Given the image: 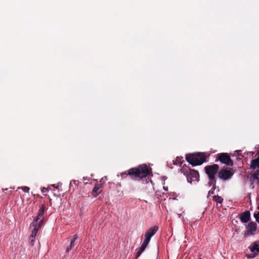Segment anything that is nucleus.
<instances>
[{
	"label": "nucleus",
	"instance_id": "nucleus-1",
	"mask_svg": "<svg viewBox=\"0 0 259 259\" xmlns=\"http://www.w3.org/2000/svg\"><path fill=\"white\" fill-rule=\"evenodd\" d=\"M151 172V169L146 164L140 165L138 167L130 168L127 171L121 174L122 178L128 175L131 179L134 180L140 181L143 178H146Z\"/></svg>",
	"mask_w": 259,
	"mask_h": 259
},
{
	"label": "nucleus",
	"instance_id": "nucleus-2",
	"mask_svg": "<svg viewBox=\"0 0 259 259\" xmlns=\"http://www.w3.org/2000/svg\"><path fill=\"white\" fill-rule=\"evenodd\" d=\"M186 160L193 166L200 165L206 161V155L202 152L189 153L186 155Z\"/></svg>",
	"mask_w": 259,
	"mask_h": 259
},
{
	"label": "nucleus",
	"instance_id": "nucleus-3",
	"mask_svg": "<svg viewBox=\"0 0 259 259\" xmlns=\"http://www.w3.org/2000/svg\"><path fill=\"white\" fill-rule=\"evenodd\" d=\"M181 171L186 177L188 182L191 184L192 181L198 182L199 181V174L197 170L184 165L182 166Z\"/></svg>",
	"mask_w": 259,
	"mask_h": 259
},
{
	"label": "nucleus",
	"instance_id": "nucleus-4",
	"mask_svg": "<svg viewBox=\"0 0 259 259\" xmlns=\"http://www.w3.org/2000/svg\"><path fill=\"white\" fill-rule=\"evenodd\" d=\"M219 169L220 166L217 164L207 165L204 167L205 173L208 178H216V175L219 172Z\"/></svg>",
	"mask_w": 259,
	"mask_h": 259
},
{
	"label": "nucleus",
	"instance_id": "nucleus-5",
	"mask_svg": "<svg viewBox=\"0 0 259 259\" xmlns=\"http://www.w3.org/2000/svg\"><path fill=\"white\" fill-rule=\"evenodd\" d=\"M220 161L221 163L225 164L228 166H233V162L230 158V156L227 153H221L217 155L215 162Z\"/></svg>",
	"mask_w": 259,
	"mask_h": 259
},
{
	"label": "nucleus",
	"instance_id": "nucleus-6",
	"mask_svg": "<svg viewBox=\"0 0 259 259\" xmlns=\"http://www.w3.org/2000/svg\"><path fill=\"white\" fill-rule=\"evenodd\" d=\"M233 175V172L230 170L228 169H221L218 172V176L219 178L222 180L226 181L228 179L231 178Z\"/></svg>",
	"mask_w": 259,
	"mask_h": 259
},
{
	"label": "nucleus",
	"instance_id": "nucleus-7",
	"mask_svg": "<svg viewBox=\"0 0 259 259\" xmlns=\"http://www.w3.org/2000/svg\"><path fill=\"white\" fill-rule=\"evenodd\" d=\"M246 231L245 232L244 236H248L250 235H254L257 229V225L254 222H250L248 223Z\"/></svg>",
	"mask_w": 259,
	"mask_h": 259
},
{
	"label": "nucleus",
	"instance_id": "nucleus-8",
	"mask_svg": "<svg viewBox=\"0 0 259 259\" xmlns=\"http://www.w3.org/2000/svg\"><path fill=\"white\" fill-rule=\"evenodd\" d=\"M158 227L156 226L149 228L145 234V240L150 242L151 237L158 231Z\"/></svg>",
	"mask_w": 259,
	"mask_h": 259
},
{
	"label": "nucleus",
	"instance_id": "nucleus-9",
	"mask_svg": "<svg viewBox=\"0 0 259 259\" xmlns=\"http://www.w3.org/2000/svg\"><path fill=\"white\" fill-rule=\"evenodd\" d=\"M46 208V206L45 204H42L41 205L39 209L38 210L37 216L34 219L33 221V224L36 223V221H38L40 219V217L44 215Z\"/></svg>",
	"mask_w": 259,
	"mask_h": 259
},
{
	"label": "nucleus",
	"instance_id": "nucleus-10",
	"mask_svg": "<svg viewBox=\"0 0 259 259\" xmlns=\"http://www.w3.org/2000/svg\"><path fill=\"white\" fill-rule=\"evenodd\" d=\"M250 219V213L249 211L246 210L242 213L240 215V219L242 223L248 222Z\"/></svg>",
	"mask_w": 259,
	"mask_h": 259
},
{
	"label": "nucleus",
	"instance_id": "nucleus-11",
	"mask_svg": "<svg viewBox=\"0 0 259 259\" xmlns=\"http://www.w3.org/2000/svg\"><path fill=\"white\" fill-rule=\"evenodd\" d=\"M149 243V241H147L144 239L141 246L139 248V250H138V251L136 253V259L140 256L141 253L146 249V248L148 246Z\"/></svg>",
	"mask_w": 259,
	"mask_h": 259
},
{
	"label": "nucleus",
	"instance_id": "nucleus-12",
	"mask_svg": "<svg viewBox=\"0 0 259 259\" xmlns=\"http://www.w3.org/2000/svg\"><path fill=\"white\" fill-rule=\"evenodd\" d=\"M149 243V241H147L144 239L141 246L139 248V250H138V251L136 253V259L140 256L141 253L146 249V248L148 246Z\"/></svg>",
	"mask_w": 259,
	"mask_h": 259
},
{
	"label": "nucleus",
	"instance_id": "nucleus-13",
	"mask_svg": "<svg viewBox=\"0 0 259 259\" xmlns=\"http://www.w3.org/2000/svg\"><path fill=\"white\" fill-rule=\"evenodd\" d=\"M249 248L255 255H257L259 253V241L253 242Z\"/></svg>",
	"mask_w": 259,
	"mask_h": 259
},
{
	"label": "nucleus",
	"instance_id": "nucleus-14",
	"mask_svg": "<svg viewBox=\"0 0 259 259\" xmlns=\"http://www.w3.org/2000/svg\"><path fill=\"white\" fill-rule=\"evenodd\" d=\"M102 187V185L101 184H96L94 188L92 190V195L94 197H97L101 192V190L100 189Z\"/></svg>",
	"mask_w": 259,
	"mask_h": 259
},
{
	"label": "nucleus",
	"instance_id": "nucleus-15",
	"mask_svg": "<svg viewBox=\"0 0 259 259\" xmlns=\"http://www.w3.org/2000/svg\"><path fill=\"white\" fill-rule=\"evenodd\" d=\"M78 237L77 235H74L73 236V238L71 240L70 244L69 246H68L66 248V252L67 253L69 252V251L75 246V241L77 239Z\"/></svg>",
	"mask_w": 259,
	"mask_h": 259
},
{
	"label": "nucleus",
	"instance_id": "nucleus-16",
	"mask_svg": "<svg viewBox=\"0 0 259 259\" xmlns=\"http://www.w3.org/2000/svg\"><path fill=\"white\" fill-rule=\"evenodd\" d=\"M37 222L38 221H36V223H34V224H33L32 222L30 224V228H31L32 227H35L38 230L40 229L44 223V219H41L38 223H37Z\"/></svg>",
	"mask_w": 259,
	"mask_h": 259
},
{
	"label": "nucleus",
	"instance_id": "nucleus-17",
	"mask_svg": "<svg viewBox=\"0 0 259 259\" xmlns=\"http://www.w3.org/2000/svg\"><path fill=\"white\" fill-rule=\"evenodd\" d=\"M250 167L252 169L259 168V156L257 158L251 160Z\"/></svg>",
	"mask_w": 259,
	"mask_h": 259
},
{
	"label": "nucleus",
	"instance_id": "nucleus-18",
	"mask_svg": "<svg viewBox=\"0 0 259 259\" xmlns=\"http://www.w3.org/2000/svg\"><path fill=\"white\" fill-rule=\"evenodd\" d=\"M223 198L218 195H214L212 197V200L217 202V203L222 204L223 201Z\"/></svg>",
	"mask_w": 259,
	"mask_h": 259
},
{
	"label": "nucleus",
	"instance_id": "nucleus-19",
	"mask_svg": "<svg viewBox=\"0 0 259 259\" xmlns=\"http://www.w3.org/2000/svg\"><path fill=\"white\" fill-rule=\"evenodd\" d=\"M209 179L208 185L209 186H211L216 185V178H210Z\"/></svg>",
	"mask_w": 259,
	"mask_h": 259
},
{
	"label": "nucleus",
	"instance_id": "nucleus-20",
	"mask_svg": "<svg viewBox=\"0 0 259 259\" xmlns=\"http://www.w3.org/2000/svg\"><path fill=\"white\" fill-rule=\"evenodd\" d=\"M173 163L175 165L179 164L180 166H182V161H181V159L180 157H177L175 160L173 161Z\"/></svg>",
	"mask_w": 259,
	"mask_h": 259
},
{
	"label": "nucleus",
	"instance_id": "nucleus-21",
	"mask_svg": "<svg viewBox=\"0 0 259 259\" xmlns=\"http://www.w3.org/2000/svg\"><path fill=\"white\" fill-rule=\"evenodd\" d=\"M253 179L256 180L259 183V169L257 170L253 175Z\"/></svg>",
	"mask_w": 259,
	"mask_h": 259
},
{
	"label": "nucleus",
	"instance_id": "nucleus-22",
	"mask_svg": "<svg viewBox=\"0 0 259 259\" xmlns=\"http://www.w3.org/2000/svg\"><path fill=\"white\" fill-rule=\"evenodd\" d=\"M38 230L35 227H33V230L32 231L31 234L30 235L31 238L35 237Z\"/></svg>",
	"mask_w": 259,
	"mask_h": 259
},
{
	"label": "nucleus",
	"instance_id": "nucleus-23",
	"mask_svg": "<svg viewBox=\"0 0 259 259\" xmlns=\"http://www.w3.org/2000/svg\"><path fill=\"white\" fill-rule=\"evenodd\" d=\"M253 215L256 221L259 223V211L255 212Z\"/></svg>",
	"mask_w": 259,
	"mask_h": 259
},
{
	"label": "nucleus",
	"instance_id": "nucleus-24",
	"mask_svg": "<svg viewBox=\"0 0 259 259\" xmlns=\"http://www.w3.org/2000/svg\"><path fill=\"white\" fill-rule=\"evenodd\" d=\"M21 188H22V190H23L24 192H27H27H29V190H30L29 188V187H26V186L22 187Z\"/></svg>",
	"mask_w": 259,
	"mask_h": 259
},
{
	"label": "nucleus",
	"instance_id": "nucleus-25",
	"mask_svg": "<svg viewBox=\"0 0 259 259\" xmlns=\"http://www.w3.org/2000/svg\"><path fill=\"white\" fill-rule=\"evenodd\" d=\"M49 190V188L44 187L42 189H41V192L43 193H47V192H48Z\"/></svg>",
	"mask_w": 259,
	"mask_h": 259
},
{
	"label": "nucleus",
	"instance_id": "nucleus-26",
	"mask_svg": "<svg viewBox=\"0 0 259 259\" xmlns=\"http://www.w3.org/2000/svg\"><path fill=\"white\" fill-rule=\"evenodd\" d=\"M35 237H34V238H31V237L30 236V243L33 245V242H34L35 241Z\"/></svg>",
	"mask_w": 259,
	"mask_h": 259
},
{
	"label": "nucleus",
	"instance_id": "nucleus-27",
	"mask_svg": "<svg viewBox=\"0 0 259 259\" xmlns=\"http://www.w3.org/2000/svg\"><path fill=\"white\" fill-rule=\"evenodd\" d=\"M214 190L211 189L210 191H209L208 192V194L210 195V194H214Z\"/></svg>",
	"mask_w": 259,
	"mask_h": 259
},
{
	"label": "nucleus",
	"instance_id": "nucleus-28",
	"mask_svg": "<svg viewBox=\"0 0 259 259\" xmlns=\"http://www.w3.org/2000/svg\"><path fill=\"white\" fill-rule=\"evenodd\" d=\"M246 256L248 258H253L255 256V255H251L250 254H247Z\"/></svg>",
	"mask_w": 259,
	"mask_h": 259
},
{
	"label": "nucleus",
	"instance_id": "nucleus-29",
	"mask_svg": "<svg viewBox=\"0 0 259 259\" xmlns=\"http://www.w3.org/2000/svg\"><path fill=\"white\" fill-rule=\"evenodd\" d=\"M212 186L211 189L214 191L215 189H216V185H213V186Z\"/></svg>",
	"mask_w": 259,
	"mask_h": 259
},
{
	"label": "nucleus",
	"instance_id": "nucleus-30",
	"mask_svg": "<svg viewBox=\"0 0 259 259\" xmlns=\"http://www.w3.org/2000/svg\"><path fill=\"white\" fill-rule=\"evenodd\" d=\"M3 191H6V190H8V189H3Z\"/></svg>",
	"mask_w": 259,
	"mask_h": 259
},
{
	"label": "nucleus",
	"instance_id": "nucleus-31",
	"mask_svg": "<svg viewBox=\"0 0 259 259\" xmlns=\"http://www.w3.org/2000/svg\"><path fill=\"white\" fill-rule=\"evenodd\" d=\"M11 192H12V190H10V192H9V194H11Z\"/></svg>",
	"mask_w": 259,
	"mask_h": 259
},
{
	"label": "nucleus",
	"instance_id": "nucleus-32",
	"mask_svg": "<svg viewBox=\"0 0 259 259\" xmlns=\"http://www.w3.org/2000/svg\"><path fill=\"white\" fill-rule=\"evenodd\" d=\"M257 209L259 210V205L257 207Z\"/></svg>",
	"mask_w": 259,
	"mask_h": 259
}]
</instances>
